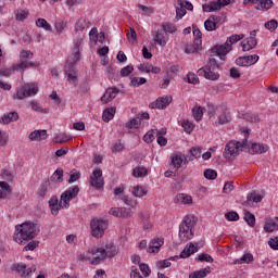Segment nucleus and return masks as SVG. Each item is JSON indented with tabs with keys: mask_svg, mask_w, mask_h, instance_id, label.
<instances>
[{
	"mask_svg": "<svg viewBox=\"0 0 278 278\" xmlns=\"http://www.w3.org/2000/svg\"><path fill=\"white\" fill-rule=\"evenodd\" d=\"M116 253H118V249L115 245H106V249L92 247L86 253L79 254L78 260L80 262H90L91 260L92 266H97L106 257L116 256Z\"/></svg>",
	"mask_w": 278,
	"mask_h": 278,
	"instance_id": "f257e3e1",
	"label": "nucleus"
},
{
	"mask_svg": "<svg viewBox=\"0 0 278 278\" xmlns=\"http://www.w3.org/2000/svg\"><path fill=\"white\" fill-rule=\"evenodd\" d=\"M79 194V187L74 186V187H70L65 192H63L61 194V204L58 203V197H52L49 200V207L51 210V214H53V216H58V214H60V207H63L65 210H68V207H71V201H73V199H75V197H77Z\"/></svg>",
	"mask_w": 278,
	"mask_h": 278,
	"instance_id": "f03ea898",
	"label": "nucleus"
},
{
	"mask_svg": "<svg viewBox=\"0 0 278 278\" xmlns=\"http://www.w3.org/2000/svg\"><path fill=\"white\" fill-rule=\"evenodd\" d=\"M40 233V226L31 222H25L22 225L15 226V233L13 236L17 244H23V240H34Z\"/></svg>",
	"mask_w": 278,
	"mask_h": 278,
	"instance_id": "7ed1b4c3",
	"label": "nucleus"
},
{
	"mask_svg": "<svg viewBox=\"0 0 278 278\" xmlns=\"http://www.w3.org/2000/svg\"><path fill=\"white\" fill-rule=\"evenodd\" d=\"M199 218L194 215H186L179 225V240L188 242L194 238V225H197Z\"/></svg>",
	"mask_w": 278,
	"mask_h": 278,
	"instance_id": "20e7f679",
	"label": "nucleus"
},
{
	"mask_svg": "<svg viewBox=\"0 0 278 278\" xmlns=\"http://www.w3.org/2000/svg\"><path fill=\"white\" fill-rule=\"evenodd\" d=\"M243 134H244V139L242 140V142L232 140L226 144L225 151H224V157L226 160L238 157V155H240V151H242V149H247L249 144V129H244Z\"/></svg>",
	"mask_w": 278,
	"mask_h": 278,
	"instance_id": "39448f33",
	"label": "nucleus"
},
{
	"mask_svg": "<svg viewBox=\"0 0 278 278\" xmlns=\"http://www.w3.org/2000/svg\"><path fill=\"white\" fill-rule=\"evenodd\" d=\"M108 219L93 218L90 223L91 236L93 238H103L105 236V229H108Z\"/></svg>",
	"mask_w": 278,
	"mask_h": 278,
	"instance_id": "423d86ee",
	"label": "nucleus"
},
{
	"mask_svg": "<svg viewBox=\"0 0 278 278\" xmlns=\"http://www.w3.org/2000/svg\"><path fill=\"white\" fill-rule=\"evenodd\" d=\"M38 94V86L36 85H24L16 89V92L13 94V99L23 101L27 97H36Z\"/></svg>",
	"mask_w": 278,
	"mask_h": 278,
	"instance_id": "0eeeda50",
	"label": "nucleus"
},
{
	"mask_svg": "<svg viewBox=\"0 0 278 278\" xmlns=\"http://www.w3.org/2000/svg\"><path fill=\"white\" fill-rule=\"evenodd\" d=\"M84 38L86 35H77V38L74 39L73 53L67 60H74V62H79L81 58V46L84 45Z\"/></svg>",
	"mask_w": 278,
	"mask_h": 278,
	"instance_id": "6e6552de",
	"label": "nucleus"
},
{
	"mask_svg": "<svg viewBox=\"0 0 278 278\" xmlns=\"http://www.w3.org/2000/svg\"><path fill=\"white\" fill-rule=\"evenodd\" d=\"M170 166L176 168V170H179V168H188V159L186 157V154H181L180 152L174 153L170 156Z\"/></svg>",
	"mask_w": 278,
	"mask_h": 278,
	"instance_id": "1a4fd4ad",
	"label": "nucleus"
},
{
	"mask_svg": "<svg viewBox=\"0 0 278 278\" xmlns=\"http://www.w3.org/2000/svg\"><path fill=\"white\" fill-rule=\"evenodd\" d=\"M75 64H77V61L67 59L65 65V74L68 81H71V84H73L74 86H77V72H75Z\"/></svg>",
	"mask_w": 278,
	"mask_h": 278,
	"instance_id": "9d476101",
	"label": "nucleus"
},
{
	"mask_svg": "<svg viewBox=\"0 0 278 278\" xmlns=\"http://www.w3.org/2000/svg\"><path fill=\"white\" fill-rule=\"evenodd\" d=\"M90 186L96 188V190H101L105 186V180H103V170L94 169L90 176Z\"/></svg>",
	"mask_w": 278,
	"mask_h": 278,
	"instance_id": "9b49d317",
	"label": "nucleus"
},
{
	"mask_svg": "<svg viewBox=\"0 0 278 278\" xmlns=\"http://www.w3.org/2000/svg\"><path fill=\"white\" fill-rule=\"evenodd\" d=\"M193 46H188L185 49L186 53H197V51H199V47H201V38H203V34L201 33V29H199V27L197 26H193Z\"/></svg>",
	"mask_w": 278,
	"mask_h": 278,
	"instance_id": "f8f14e48",
	"label": "nucleus"
},
{
	"mask_svg": "<svg viewBox=\"0 0 278 278\" xmlns=\"http://www.w3.org/2000/svg\"><path fill=\"white\" fill-rule=\"evenodd\" d=\"M152 42L159 45V47H166L168 43V35L165 30L157 29L152 31Z\"/></svg>",
	"mask_w": 278,
	"mask_h": 278,
	"instance_id": "ddd939ff",
	"label": "nucleus"
},
{
	"mask_svg": "<svg viewBox=\"0 0 278 278\" xmlns=\"http://www.w3.org/2000/svg\"><path fill=\"white\" fill-rule=\"evenodd\" d=\"M170 103H173V97L165 96L157 98L156 101L150 103L149 108H151V110H166Z\"/></svg>",
	"mask_w": 278,
	"mask_h": 278,
	"instance_id": "4468645a",
	"label": "nucleus"
},
{
	"mask_svg": "<svg viewBox=\"0 0 278 278\" xmlns=\"http://www.w3.org/2000/svg\"><path fill=\"white\" fill-rule=\"evenodd\" d=\"M31 58H34V52L29 50H22L20 52V63L15 64V68L22 72L25 71V68H27V60H31Z\"/></svg>",
	"mask_w": 278,
	"mask_h": 278,
	"instance_id": "2eb2a0df",
	"label": "nucleus"
},
{
	"mask_svg": "<svg viewBox=\"0 0 278 278\" xmlns=\"http://www.w3.org/2000/svg\"><path fill=\"white\" fill-rule=\"evenodd\" d=\"M257 62H260V55L257 54L240 56L236 60L237 66H253V64H257Z\"/></svg>",
	"mask_w": 278,
	"mask_h": 278,
	"instance_id": "dca6fc26",
	"label": "nucleus"
},
{
	"mask_svg": "<svg viewBox=\"0 0 278 278\" xmlns=\"http://www.w3.org/2000/svg\"><path fill=\"white\" fill-rule=\"evenodd\" d=\"M198 73L200 76L205 77V79H210L211 81H216V79H218V77H220V75L218 73H216L215 70L210 67V65L201 67L198 71Z\"/></svg>",
	"mask_w": 278,
	"mask_h": 278,
	"instance_id": "f3484780",
	"label": "nucleus"
},
{
	"mask_svg": "<svg viewBox=\"0 0 278 278\" xmlns=\"http://www.w3.org/2000/svg\"><path fill=\"white\" fill-rule=\"evenodd\" d=\"M202 245H199V243H189V245H186L185 249L180 252V255L178 256L181 260H186L190 257V255H194L199 249H201Z\"/></svg>",
	"mask_w": 278,
	"mask_h": 278,
	"instance_id": "a211bd4d",
	"label": "nucleus"
},
{
	"mask_svg": "<svg viewBox=\"0 0 278 278\" xmlns=\"http://www.w3.org/2000/svg\"><path fill=\"white\" fill-rule=\"evenodd\" d=\"M121 90L116 87H110L105 90L104 94L101 97L102 103H110V101H114L116 99V94H118Z\"/></svg>",
	"mask_w": 278,
	"mask_h": 278,
	"instance_id": "6ab92c4d",
	"label": "nucleus"
},
{
	"mask_svg": "<svg viewBox=\"0 0 278 278\" xmlns=\"http://www.w3.org/2000/svg\"><path fill=\"white\" fill-rule=\"evenodd\" d=\"M28 138L30 142H40L42 140H47L48 138L47 130L45 129L34 130L29 134Z\"/></svg>",
	"mask_w": 278,
	"mask_h": 278,
	"instance_id": "aec40b11",
	"label": "nucleus"
},
{
	"mask_svg": "<svg viewBox=\"0 0 278 278\" xmlns=\"http://www.w3.org/2000/svg\"><path fill=\"white\" fill-rule=\"evenodd\" d=\"M266 151H268V146L257 142L252 143L249 149V153L252 155H262V153H266Z\"/></svg>",
	"mask_w": 278,
	"mask_h": 278,
	"instance_id": "412c9836",
	"label": "nucleus"
},
{
	"mask_svg": "<svg viewBox=\"0 0 278 278\" xmlns=\"http://www.w3.org/2000/svg\"><path fill=\"white\" fill-rule=\"evenodd\" d=\"M90 26L88 25V22L85 18H79L76 24L74 31L77 34V36H86V29H88Z\"/></svg>",
	"mask_w": 278,
	"mask_h": 278,
	"instance_id": "4be33fe9",
	"label": "nucleus"
},
{
	"mask_svg": "<svg viewBox=\"0 0 278 278\" xmlns=\"http://www.w3.org/2000/svg\"><path fill=\"white\" fill-rule=\"evenodd\" d=\"M231 51V48L229 46L220 45V46H215L212 49V53H216V55L219 56V60H225V55Z\"/></svg>",
	"mask_w": 278,
	"mask_h": 278,
	"instance_id": "5701e85b",
	"label": "nucleus"
},
{
	"mask_svg": "<svg viewBox=\"0 0 278 278\" xmlns=\"http://www.w3.org/2000/svg\"><path fill=\"white\" fill-rule=\"evenodd\" d=\"M218 16L217 15H211L205 22L204 27L206 31H216L217 29V23H218Z\"/></svg>",
	"mask_w": 278,
	"mask_h": 278,
	"instance_id": "b1692460",
	"label": "nucleus"
},
{
	"mask_svg": "<svg viewBox=\"0 0 278 278\" xmlns=\"http://www.w3.org/2000/svg\"><path fill=\"white\" fill-rule=\"evenodd\" d=\"M16 121H18V113L15 111L5 113L0 118L1 125H10V123H15Z\"/></svg>",
	"mask_w": 278,
	"mask_h": 278,
	"instance_id": "393cba45",
	"label": "nucleus"
},
{
	"mask_svg": "<svg viewBox=\"0 0 278 278\" xmlns=\"http://www.w3.org/2000/svg\"><path fill=\"white\" fill-rule=\"evenodd\" d=\"M15 270L18 273V275H21V277L27 278L29 275H31V273H36V265H33L28 269L25 265H16Z\"/></svg>",
	"mask_w": 278,
	"mask_h": 278,
	"instance_id": "a878e982",
	"label": "nucleus"
},
{
	"mask_svg": "<svg viewBox=\"0 0 278 278\" xmlns=\"http://www.w3.org/2000/svg\"><path fill=\"white\" fill-rule=\"evenodd\" d=\"M231 123V113L227 109H222V113L217 117V125H227Z\"/></svg>",
	"mask_w": 278,
	"mask_h": 278,
	"instance_id": "bb28decb",
	"label": "nucleus"
},
{
	"mask_svg": "<svg viewBox=\"0 0 278 278\" xmlns=\"http://www.w3.org/2000/svg\"><path fill=\"white\" fill-rule=\"evenodd\" d=\"M263 197L260 193L252 192L248 195L247 201L243 202V205L253 207V203H262Z\"/></svg>",
	"mask_w": 278,
	"mask_h": 278,
	"instance_id": "cd10ccee",
	"label": "nucleus"
},
{
	"mask_svg": "<svg viewBox=\"0 0 278 278\" xmlns=\"http://www.w3.org/2000/svg\"><path fill=\"white\" fill-rule=\"evenodd\" d=\"M162 244H164V239H152L148 248V253H160Z\"/></svg>",
	"mask_w": 278,
	"mask_h": 278,
	"instance_id": "c85d7f7f",
	"label": "nucleus"
},
{
	"mask_svg": "<svg viewBox=\"0 0 278 278\" xmlns=\"http://www.w3.org/2000/svg\"><path fill=\"white\" fill-rule=\"evenodd\" d=\"M148 193L149 191L140 185L131 188V194L132 197H136V199H142V197H147Z\"/></svg>",
	"mask_w": 278,
	"mask_h": 278,
	"instance_id": "c756f323",
	"label": "nucleus"
},
{
	"mask_svg": "<svg viewBox=\"0 0 278 278\" xmlns=\"http://www.w3.org/2000/svg\"><path fill=\"white\" fill-rule=\"evenodd\" d=\"M241 47L243 51H251L257 47V39L247 38L241 42Z\"/></svg>",
	"mask_w": 278,
	"mask_h": 278,
	"instance_id": "7c9ffc66",
	"label": "nucleus"
},
{
	"mask_svg": "<svg viewBox=\"0 0 278 278\" xmlns=\"http://www.w3.org/2000/svg\"><path fill=\"white\" fill-rule=\"evenodd\" d=\"M176 8V18L177 21H180V18H184L186 16V7L184 4L182 0H178L175 4Z\"/></svg>",
	"mask_w": 278,
	"mask_h": 278,
	"instance_id": "2f4dec72",
	"label": "nucleus"
},
{
	"mask_svg": "<svg viewBox=\"0 0 278 278\" xmlns=\"http://www.w3.org/2000/svg\"><path fill=\"white\" fill-rule=\"evenodd\" d=\"M62 181H64V170L56 169L50 177V182L53 185V184H62Z\"/></svg>",
	"mask_w": 278,
	"mask_h": 278,
	"instance_id": "473e14b6",
	"label": "nucleus"
},
{
	"mask_svg": "<svg viewBox=\"0 0 278 278\" xmlns=\"http://www.w3.org/2000/svg\"><path fill=\"white\" fill-rule=\"evenodd\" d=\"M114 114H116V108L115 106L108 108L103 111L102 119L104 121V123H110V121L114 118Z\"/></svg>",
	"mask_w": 278,
	"mask_h": 278,
	"instance_id": "72a5a7b5",
	"label": "nucleus"
},
{
	"mask_svg": "<svg viewBox=\"0 0 278 278\" xmlns=\"http://www.w3.org/2000/svg\"><path fill=\"white\" fill-rule=\"evenodd\" d=\"M264 231L267 233H273V231H278V223L275 219H268L264 225Z\"/></svg>",
	"mask_w": 278,
	"mask_h": 278,
	"instance_id": "f704fd0d",
	"label": "nucleus"
},
{
	"mask_svg": "<svg viewBox=\"0 0 278 278\" xmlns=\"http://www.w3.org/2000/svg\"><path fill=\"white\" fill-rule=\"evenodd\" d=\"M212 273L210 267L202 268L200 270H195L189 275V278H205Z\"/></svg>",
	"mask_w": 278,
	"mask_h": 278,
	"instance_id": "c9c22d12",
	"label": "nucleus"
},
{
	"mask_svg": "<svg viewBox=\"0 0 278 278\" xmlns=\"http://www.w3.org/2000/svg\"><path fill=\"white\" fill-rule=\"evenodd\" d=\"M244 38V35H231L230 37L227 38L226 40V47H229L231 49L232 45H236V42H240Z\"/></svg>",
	"mask_w": 278,
	"mask_h": 278,
	"instance_id": "e433bc0d",
	"label": "nucleus"
},
{
	"mask_svg": "<svg viewBox=\"0 0 278 278\" xmlns=\"http://www.w3.org/2000/svg\"><path fill=\"white\" fill-rule=\"evenodd\" d=\"M274 2L273 0H260L256 10H264L265 12L273 8Z\"/></svg>",
	"mask_w": 278,
	"mask_h": 278,
	"instance_id": "4c0bfd02",
	"label": "nucleus"
},
{
	"mask_svg": "<svg viewBox=\"0 0 278 278\" xmlns=\"http://www.w3.org/2000/svg\"><path fill=\"white\" fill-rule=\"evenodd\" d=\"M53 188V185L51 181H46L43 185H41V189L39 191L40 197H47L49 192H51V189Z\"/></svg>",
	"mask_w": 278,
	"mask_h": 278,
	"instance_id": "58836bf2",
	"label": "nucleus"
},
{
	"mask_svg": "<svg viewBox=\"0 0 278 278\" xmlns=\"http://www.w3.org/2000/svg\"><path fill=\"white\" fill-rule=\"evenodd\" d=\"M157 129H152L149 130L144 136H143V140L148 143L151 144V142H153V140H155V138H157Z\"/></svg>",
	"mask_w": 278,
	"mask_h": 278,
	"instance_id": "ea45409f",
	"label": "nucleus"
},
{
	"mask_svg": "<svg viewBox=\"0 0 278 278\" xmlns=\"http://www.w3.org/2000/svg\"><path fill=\"white\" fill-rule=\"evenodd\" d=\"M30 108L34 112H40L41 114H49V109H42V106H40V103H38L36 100L30 101Z\"/></svg>",
	"mask_w": 278,
	"mask_h": 278,
	"instance_id": "a19ab883",
	"label": "nucleus"
},
{
	"mask_svg": "<svg viewBox=\"0 0 278 278\" xmlns=\"http://www.w3.org/2000/svg\"><path fill=\"white\" fill-rule=\"evenodd\" d=\"M243 219L248 223L249 227H255V215L253 213L245 211Z\"/></svg>",
	"mask_w": 278,
	"mask_h": 278,
	"instance_id": "79ce46f5",
	"label": "nucleus"
},
{
	"mask_svg": "<svg viewBox=\"0 0 278 278\" xmlns=\"http://www.w3.org/2000/svg\"><path fill=\"white\" fill-rule=\"evenodd\" d=\"M170 260L175 261V260H179V256H172L168 260H163V261H159L156 262V266L157 268H168L170 267Z\"/></svg>",
	"mask_w": 278,
	"mask_h": 278,
	"instance_id": "37998d69",
	"label": "nucleus"
},
{
	"mask_svg": "<svg viewBox=\"0 0 278 278\" xmlns=\"http://www.w3.org/2000/svg\"><path fill=\"white\" fill-rule=\"evenodd\" d=\"M132 176L136 178L147 177V167L138 166L132 169Z\"/></svg>",
	"mask_w": 278,
	"mask_h": 278,
	"instance_id": "c03bdc74",
	"label": "nucleus"
},
{
	"mask_svg": "<svg viewBox=\"0 0 278 278\" xmlns=\"http://www.w3.org/2000/svg\"><path fill=\"white\" fill-rule=\"evenodd\" d=\"M36 25L37 27H41L42 29H45V31H53V27H51L45 18H38L36 21Z\"/></svg>",
	"mask_w": 278,
	"mask_h": 278,
	"instance_id": "a18cd8bd",
	"label": "nucleus"
},
{
	"mask_svg": "<svg viewBox=\"0 0 278 278\" xmlns=\"http://www.w3.org/2000/svg\"><path fill=\"white\" fill-rule=\"evenodd\" d=\"M181 127L186 134H192V131H194V123L188 119L182 122Z\"/></svg>",
	"mask_w": 278,
	"mask_h": 278,
	"instance_id": "49530a36",
	"label": "nucleus"
},
{
	"mask_svg": "<svg viewBox=\"0 0 278 278\" xmlns=\"http://www.w3.org/2000/svg\"><path fill=\"white\" fill-rule=\"evenodd\" d=\"M14 71H20L15 64L9 68H0V77H10Z\"/></svg>",
	"mask_w": 278,
	"mask_h": 278,
	"instance_id": "de8ad7c7",
	"label": "nucleus"
},
{
	"mask_svg": "<svg viewBox=\"0 0 278 278\" xmlns=\"http://www.w3.org/2000/svg\"><path fill=\"white\" fill-rule=\"evenodd\" d=\"M72 138L73 137H71V135L61 134L54 137L53 142H55L56 144H62L64 142H68V140H71Z\"/></svg>",
	"mask_w": 278,
	"mask_h": 278,
	"instance_id": "09e8293b",
	"label": "nucleus"
},
{
	"mask_svg": "<svg viewBox=\"0 0 278 278\" xmlns=\"http://www.w3.org/2000/svg\"><path fill=\"white\" fill-rule=\"evenodd\" d=\"M253 262V254H243L241 258L235 261V264H251Z\"/></svg>",
	"mask_w": 278,
	"mask_h": 278,
	"instance_id": "8fccbe9b",
	"label": "nucleus"
},
{
	"mask_svg": "<svg viewBox=\"0 0 278 278\" xmlns=\"http://www.w3.org/2000/svg\"><path fill=\"white\" fill-rule=\"evenodd\" d=\"M81 177V173L77 169H72L70 172V179L67 180L68 184H75V181L79 180Z\"/></svg>",
	"mask_w": 278,
	"mask_h": 278,
	"instance_id": "3c124183",
	"label": "nucleus"
},
{
	"mask_svg": "<svg viewBox=\"0 0 278 278\" xmlns=\"http://www.w3.org/2000/svg\"><path fill=\"white\" fill-rule=\"evenodd\" d=\"M147 84V78L144 77H132L130 80V86L138 88V86H144Z\"/></svg>",
	"mask_w": 278,
	"mask_h": 278,
	"instance_id": "603ef678",
	"label": "nucleus"
},
{
	"mask_svg": "<svg viewBox=\"0 0 278 278\" xmlns=\"http://www.w3.org/2000/svg\"><path fill=\"white\" fill-rule=\"evenodd\" d=\"M192 116H193L194 121H201V118H203V108L194 106L192 109Z\"/></svg>",
	"mask_w": 278,
	"mask_h": 278,
	"instance_id": "864d4df0",
	"label": "nucleus"
},
{
	"mask_svg": "<svg viewBox=\"0 0 278 278\" xmlns=\"http://www.w3.org/2000/svg\"><path fill=\"white\" fill-rule=\"evenodd\" d=\"M54 29L56 34H63L64 29H66V22L65 21L54 22Z\"/></svg>",
	"mask_w": 278,
	"mask_h": 278,
	"instance_id": "5fc2aeb1",
	"label": "nucleus"
},
{
	"mask_svg": "<svg viewBox=\"0 0 278 278\" xmlns=\"http://www.w3.org/2000/svg\"><path fill=\"white\" fill-rule=\"evenodd\" d=\"M163 28H161L165 34H175L177 31V27L170 23H165L162 25Z\"/></svg>",
	"mask_w": 278,
	"mask_h": 278,
	"instance_id": "6e6d98bb",
	"label": "nucleus"
},
{
	"mask_svg": "<svg viewBox=\"0 0 278 278\" xmlns=\"http://www.w3.org/2000/svg\"><path fill=\"white\" fill-rule=\"evenodd\" d=\"M226 220H229L230 223H233L236 220H240V215L236 211H231L225 214Z\"/></svg>",
	"mask_w": 278,
	"mask_h": 278,
	"instance_id": "4d7b16f0",
	"label": "nucleus"
},
{
	"mask_svg": "<svg viewBox=\"0 0 278 278\" xmlns=\"http://www.w3.org/2000/svg\"><path fill=\"white\" fill-rule=\"evenodd\" d=\"M197 157H201V148H191L189 160L192 162Z\"/></svg>",
	"mask_w": 278,
	"mask_h": 278,
	"instance_id": "13d9d810",
	"label": "nucleus"
},
{
	"mask_svg": "<svg viewBox=\"0 0 278 278\" xmlns=\"http://www.w3.org/2000/svg\"><path fill=\"white\" fill-rule=\"evenodd\" d=\"M178 201H181L185 205H190L192 203V197L184 193L178 194Z\"/></svg>",
	"mask_w": 278,
	"mask_h": 278,
	"instance_id": "bf43d9fd",
	"label": "nucleus"
},
{
	"mask_svg": "<svg viewBox=\"0 0 278 278\" xmlns=\"http://www.w3.org/2000/svg\"><path fill=\"white\" fill-rule=\"evenodd\" d=\"M123 149H125V146L123 142H121V140L114 141L111 148L113 153H118V151H123Z\"/></svg>",
	"mask_w": 278,
	"mask_h": 278,
	"instance_id": "052dcab7",
	"label": "nucleus"
},
{
	"mask_svg": "<svg viewBox=\"0 0 278 278\" xmlns=\"http://www.w3.org/2000/svg\"><path fill=\"white\" fill-rule=\"evenodd\" d=\"M134 73V66L127 65L121 70V77H129Z\"/></svg>",
	"mask_w": 278,
	"mask_h": 278,
	"instance_id": "680f3d73",
	"label": "nucleus"
},
{
	"mask_svg": "<svg viewBox=\"0 0 278 278\" xmlns=\"http://www.w3.org/2000/svg\"><path fill=\"white\" fill-rule=\"evenodd\" d=\"M277 27H278L277 20H271L265 23V29H268V31H275Z\"/></svg>",
	"mask_w": 278,
	"mask_h": 278,
	"instance_id": "e2e57ef3",
	"label": "nucleus"
},
{
	"mask_svg": "<svg viewBox=\"0 0 278 278\" xmlns=\"http://www.w3.org/2000/svg\"><path fill=\"white\" fill-rule=\"evenodd\" d=\"M204 177L205 179L214 180L216 177H218V173H216L214 169H206L204 172Z\"/></svg>",
	"mask_w": 278,
	"mask_h": 278,
	"instance_id": "0e129e2a",
	"label": "nucleus"
},
{
	"mask_svg": "<svg viewBox=\"0 0 278 278\" xmlns=\"http://www.w3.org/2000/svg\"><path fill=\"white\" fill-rule=\"evenodd\" d=\"M123 203L127 205L128 207H136V200L129 198L128 195H123L122 197Z\"/></svg>",
	"mask_w": 278,
	"mask_h": 278,
	"instance_id": "69168bd1",
	"label": "nucleus"
},
{
	"mask_svg": "<svg viewBox=\"0 0 278 278\" xmlns=\"http://www.w3.org/2000/svg\"><path fill=\"white\" fill-rule=\"evenodd\" d=\"M187 81L188 84L197 85L199 84V76H197L194 73H189L187 74Z\"/></svg>",
	"mask_w": 278,
	"mask_h": 278,
	"instance_id": "338daca9",
	"label": "nucleus"
},
{
	"mask_svg": "<svg viewBox=\"0 0 278 278\" xmlns=\"http://www.w3.org/2000/svg\"><path fill=\"white\" fill-rule=\"evenodd\" d=\"M268 244H269L270 249H274V251H278V237L271 238L268 241Z\"/></svg>",
	"mask_w": 278,
	"mask_h": 278,
	"instance_id": "774afa93",
	"label": "nucleus"
}]
</instances>
